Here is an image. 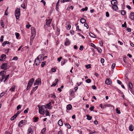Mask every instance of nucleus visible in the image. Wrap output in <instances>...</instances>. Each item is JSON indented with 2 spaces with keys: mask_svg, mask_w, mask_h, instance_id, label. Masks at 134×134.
Wrapping results in <instances>:
<instances>
[{
  "mask_svg": "<svg viewBox=\"0 0 134 134\" xmlns=\"http://www.w3.org/2000/svg\"><path fill=\"white\" fill-rule=\"evenodd\" d=\"M6 75V71L4 70H3L0 72V80L1 81H2L4 79V80L3 81V82H5L6 81L9 76V75Z\"/></svg>",
  "mask_w": 134,
  "mask_h": 134,
  "instance_id": "nucleus-1",
  "label": "nucleus"
},
{
  "mask_svg": "<svg viewBox=\"0 0 134 134\" xmlns=\"http://www.w3.org/2000/svg\"><path fill=\"white\" fill-rule=\"evenodd\" d=\"M6 75V71L4 70H3L0 72V80L1 81H2L4 79V80L3 81V82H5L6 81L9 76V75Z\"/></svg>",
  "mask_w": 134,
  "mask_h": 134,
  "instance_id": "nucleus-2",
  "label": "nucleus"
},
{
  "mask_svg": "<svg viewBox=\"0 0 134 134\" xmlns=\"http://www.w3.org/2000/svg\"><path fill=\"white\" fill-rule=\"evenodd\" d=\"M38 108L39 113L40 114L43 115L46 113V107L45 105H43L40 107L39 105H38Z\"/></svg>",
  "mask_w": 134,
  "mask_h": 134,
  "instance_id": "nucleus-3",
  "label": "nucleus"
},
{
  "mask_svg": "<svg viewBox=\"0 0 134 134\" xmlns=\"http://www.w3.org/2000/svg\"><path fill=\"white\" fill-rule=\"evenodd\" d=\"M42 55H39L37 59L35 60V63L36 65H38L40 64L41 63V60Z\"/></svg>",
  "mask_w": 134,
  "mask_h": 134,
  "instance_id": "nucleus-4",
  "label": "nucleus"
},
{
  "mask_svg": "<svg viewBox=\"0 0 134 134\" xmlns=\"http://www.w3.org/2000/svg\"><path fill=\"white\" fill-rule=\"evenodd\" d=\"M20 8H17L15 11V16L17 19H18L20 15Z\"/></svg>",
  "mask_w": 134,
  "mask_h": 134,
  "instance_id": "nucleus-5",
  "label": "nucleus"
},
{
  "mask_svg": "<svg viewBox=\"0 0 134 134\" xmlns=\"http://www.w3.org/2000/svg\"><path fill=\"white\" fill-rule=\"evenodd\" d=\"M34 81V79L32 78L30 79L28 83L27 86V89L29 90L30 87H31Z\"/></svg>",
  "mask_w": 134,
  "mask_h": 134,
  "instance_id": "nucleus-6",
  "label": "nucleus"
},
{
  "mask_svg": "<svg viewBox=\"0 0 134 134\" xmlns=\"http://www.w3.org/2000/svg\"><path fill=\"white\" fill-rule=\"evenodd\" d=\"M26 121L25 120H21L20 121L19 124L18 126L19 127H21L24 125H25Z\"/></svg>",
  "mask_w": 134,
  "mask_h": 134,
  "instance_id": "nucleus-7",
  "label": "nucleus"
},
{
  "mask_svg": "<svg viewBox=\"0 0 134 134\" xmlns=\"http://www.w3.org/2000/svg\"><path fill=\"white\" fill-rule=\"evenodd\" d=\"M41 80L40 78H38L35 81L34 83V85L35 86L36 85H41Z\"/></svg>",
  "mask_w": 134,
  "mask_h": 134,
  "instance_id": "nucleus-8",
  "label": "nucleus"
},
{
  "mask_svg": "<svg viewBox=\"0 0 134 134\" xmlns=\"http://www.w3.org/2000/svg\"><path fill=\"white\" fill-rule=\"evenodd\" d=\"M105 83L108 85H110L112 83V81L111 80L107 79L105 80Z\"/></svg>",
  "mask_w": 134,
  "mask_h": 134,
  "instance_id": "nucleus-9",
  "label": "nucleus"
},
{
  "mask_svg": "<svg viewBox=\"0 0 134 134\" xmlns=\"http://www.w3.org/2000/svg\"><path fill=\"white\" fill-rule=\"evenodd\" d=\"M31 33L32 34H33V35H35L36 33V30L35 28L33 27H31Z\"/></svg>",
  "mask_w": 134,
  "mask_h": 134,
  "instance_id": "nucleus-10",
  "label": "nucleus"
},
{
  "mask_svg": "<svg viewBox=\"0 0 134 134\" xmlns=\"http://www.w3.org/2000/svg\"><path fill=\"white\" fill-rule=\"evenodd\" d=\"M1 68L3 69H7V64H3L1 66Z\"/></svg>",
  "mask_w": 134,
  "mask_h": 134,
  "instance_id": "nucleus-11",
  "label": "nucleus"
},
{
  "mask_svg": "<svg viewBox=\"0 0 134 134\" xmlns=\"http://www.w3.org/2000/svg\"><path fill=\"white\" fill-rule=\"evenodd\" d=\"M6 58V55L5 54H3L1 56V57L0 59V60L2 61L4 60Z\"/></svg>",
  "mask_w": 134,
  "mask_h": 134,
  "instance_id": "nucleus-12",
  "label": "nucleus"
},
{
  "mask_svg": "<svg viewBox=\"0 0 134 134\" xmlns=\"http://www.w3.org/2000/svg\"><path fill=\"white\" fill-rule=\"evenodd\" d=\"M129 18L132 20L134 19V13H130Z\"/></svg>",
  "mask_w": 134,
  "mask_h": 134,
  "instance_id": "nucleus-13",
  "label": "nucleus"
},
{
  "mask_svg": "<svg viewBox=\"0 0 134 134\" xmlns=\"http://www.w3.org/2000/svg\"><path fill=\"white\" fill-rule=\"evenodd\" d=\"M46 24L47 25L49 26L50 24L51 23L52 21V20L51 19L49 20H46Z\"/></svg>",
  "mask_w": 134,
  "mask_h": 134,
  "instance_id": "nucleus-14",
  "label": "nucleus"
},
{
  "mask_svg": "<svg viewBox=\"0 0 134 134\" xmlns=\"http://www.w3.org/2000/svg\"><path fill=\"white\" fill-rule=\"evenodd\" d=\"M111 3L113 5H116L117 4V1L116 0H112L111 2Z\"/></svg>",
  "mask_w": 134,
  "mask_h": 134,
  "instance_id": "nucleus-15",
  "label": "nucleus"
},
{
  "mask_svg": "<svg viewBox=\"0 0 134 134\" xmlns=\"http://www.w3.org/2000/svg\"><path fill=\"white\" fill-rule=\"evenodd\" d=\"M32 130L31 128L30 127L28 130V134H32Z\"/></svg>",
  "mask_w": 134,
  "mask_h": 134,
  "instance_id": "nucleus-16",
  "label": "nucleus"
},
{
  "mask_svg": "<svg viewBox=\"0 0 134 134\" xmlns=\"http://www.w3.org/2000/svg\"><path fill=\"white\" fill-rule=\"evenodd\" d=\"M51 105V102H49L47 104L46 106H47L48 108L49 109H51L52 108Z\"/></svg>",
  "mask_w": 134,
  "mask_h": 134,
  "instance_id": "nucleus-17",
  "label": "nucleus"
},
{
  "mask_svg": "<svg viewBox=\"0 0 134 134\" xmlns=\"http://www.w3.org/2000/svg\"><path fill=\"white\" fill-rule=\"evenodd\" d=\"M58 124L60 126H62L63 125V122L62 120L60 119L58 121Z\"/></svg>",
  "mask_w": 134,
  "mask_h": 134,
  "instance_id": "nucleus-18",
  "label": "nucleus"
},
{
  "mask_svg": "<svg viewBox=\"0 0 134 134\" xmlns=\"http://www.w3.org/2000/svg\"><path fill=\"white\" fill-rule=\"evenodd\" d=\"M65 44L66 46H68L70 44V42L69 40H68L67 39H66V41L65 42Z\"/></svg>",
  "mask_w": 134,
  "mask_h": 134,
  "instance_id": "nucleus-19",
  "label": "nucleus"
},
{
  "mask_svg": "<svg viewBox=\"0 0 134 134\" xmlns=\"http://www.w3.org/2000/svg\"><path fill=\"white\" fill-rule=\"evenodd\" d=\"M133 126L131 125H130L129 127V130L130 131H133Z\"/></svg>",
  "mask_w": 134,
  "mask_h": 134,
  "instance_id": "nucleus-20",
  "label": "nucleus"
},
{
  "mask_svg": "<svg viewBox=\"0 0 134 134\" xmlns=\"http://www.w3.org/2000/svg\"><path fill=\"white\" fill-rule=\"evenodd\" d=\"M72 108L71 105V104H69L66 106V108L67 109L70 110Z\"/></svg>",
  "mask_w": 134,
  "mask_h": 134,
  "instance_id": "nucleus-21",
  "label": "nucleus"
},
{
  "mask_svg": "<svg viewBox=\"0 0 134 134\" xmlns=\"http://www.w3.org/2000/svg\"><path fill=\"white\" fill-rule=\"evenodd\" d=\"M10 42L8 41H5L3 42L2 44L3 46L4 47L6 44H9Z\"/></svg>",
  "mask_w": 134,
  "mask_h": 134,
  "instance_id": "nucleus-22",
  "label": "nucleus"
},
{
  "mask_svg": "<svg viewBox=\"0 0 134 134\" xmlns=\"http://www.w3.org/2000/svg\"><path fill=\"white\" fill-rule=\"evenodd\" d=\"M112 8L114 10H116L118 9V7L116 5H113Z\"/></svg>",
  "mask_w": 134,
  "mask_h": 134,
  "instance_id": "nucleus-23",
  "label": "nucleus"
},
{
  "mask_svg": "<svg viewBox=\"0 0 134 134\" xmlns=\"http://www.w3.org/2000/svg\"><path fill=\"white\" fill-rule=\"evenodd\" d=\"M86 20L83 18L81 19L80 20V22L82 24L86 22Z\"/></svg>",
  "mask_w": 134,
  "mask_h": 134,
  "instance_id": "nucleus-24",
  "label": "nucleus"
},
{
  "mask_svg": "<svg viewBox=\"0 0 134 134\" xmlns=\"http://www.w3.org/2000/svg\"><path fill=\"white\" fill-rule=\"evenodd\" d=\"M16 116H17L15 114L10 119V120L11 121L13 120L16 118Z\"/></svg>",
  "mask_w": 134,
  "mask_h": 134,
  "instance_id": "nucleus-25",
  "label": "nucleus"
},
{
  "mask_svg": "<svg viewBox=\"0 0 134 134\" xmlns=\"http://www.w3.org/2000/svg\"><path fill=\"white\" fill-rule=\"evenodd\" d=\"M38 118L37 117H36L34 118L33 121L35 122H36L38 121Z\"/></svg>",
  "mask_w": 134,
  "mask_h": 134,
  "instance_id": "nucleus-26",
  "label": "nucleus"
},
{
  "mask_svg": "<svg viewBox=\"0 0 134 134\" xmlns=\"http://www.w3.org/2000/svg\"><path fill=\"white\" fill-rule=\"evenodd\" d=\"M86 116L87 117V119L89 120H91L92 118V116H90L89 115H87Z\"/></svg>",
  "mask_w": 134,
  "mask_h": 134,
  "instance_id": "nucleus-27",
  "label": "nucleus"
},
{
  "mask_svg": "<svg viewBox=\"0 0 134 134\" xmlns=\"http://www.w3.org/2000/svg\"><path fill=\"white\" fill-rule=\"evenodd\" d=\"M66 29L67 30H69L70 29L71 27V26L69 25H66Z\"/></svg>",
  "mask_w": 134,
  "mask_h": 134,
  "instance_id": "nucleus-28",
  "label": "nucleus"
},
{
  "mask_svg": "<svg viewBox=\"0 0 134 134\" xmlns=\"http://www.w3.org/2000/svg\"><path fill=\"white\" fill-rule=\"evenodd\" d=\"M67 62V60L65 59H64L63 61L61 62V65L63 66V65H64L65 63Z\"/></svg>",
  "mask_w": 134,
  "mask_h": 134,
  "instance_id": "nucleus-29",
  "label": "nucleus"
},
{
  "mask_svg": "<svg viewBox=\"0 0 134 134\" xmlns=\"http://www.w3.org/2000/svg\"><path fill=\"white\" fill-rule=\"evenodd\" d=\"M35 35H33L32 36H31L30 38V41L31 42V41H33V40H34L35 37Z\"/></svg>",
  "mask_w": 134,
  "mask_h": 134,
  "instance_id": "nucleus-30",
  "label": "nucleus"
},
{
  "mask_svg": "<svg viewBox=\"0 0 134 134\" xmlns=\"http://www.w3.org/2000/svg\"><path fill=\"white\" fill-rule=\"evenodd\" d=\"M129 86L130 88L132 89L133 87V85L132 83L131 82H129Z\"/></svg>",
  "mask_w": 134,
  "mask_h": 134,
  "instance_id": "nucleus-31",
  "label": "nucleus"
},
{
  "mask_svg": "<svg viewBox=\"0 0 134 134\" xmlns=\"http://www.w3.org/2000/svg\"><path fill=\"white\" fill-rule=\"evenodd\" d=\"M126 12L124 10H122L121 11V14L123 15H124L126 14Z\"/></svg>",
  "mask_w": 134,
  "mask_h": 134,
  "instance_id": "nucleus-32",
  "label": "nucleus"
},
{
  "mask_svg": "<svg viewBox=\"0 0 134 134\" xmlns=\"http://www.w3.org/2000/svg\"><path fill=\"white\" fill-rule=\"evenodd\" d=\"M15 89V86H13L10 89V90L11 91L13 92L14 91Z\"/></svg>",
  "mask_w": 134,
  "mask_h": 134,
  "instance_id": "nucleus-33",
  "label": "nucleus"
},
{
  "mask_svg": "<svg viewBox=\"0 0 134 134\" xmlns=\"http://www.w3.org/2000/svg\"><path fill=\"white\" fill-rule=\"evenodd\" d=\"M26 28L29 29V27L31 26V25L29 24V23H27V25H26Z\"/></svg>",
  "mask_w": 134,
  "mask_h": 134,
  "instance_id": "nucleus-34",
  "label": "nucleus"
},
{
  "mask_svg": "<svg viewBox=\"0 0 134 134\" xmlns=\"http://www.w3.org/2000/svg\"><path fill=\"white\" fill-rule=\"evenodd\" d=\"M46 62H42L41 64V66L42 67H43L46 65Z\"/></svg>",
  "mask_w": 134,
  "mask_h": 134,
  "instance_id": "nucleus-35",
  "label": "nucleus"
},
{
  "mask_svg": "<svg viewBox=\"0 0 134 134\" xmlns=\"http://www.w3.org/2000/svg\"><path fill=\"white\" fill-rule=\"evenodd\" d=\"M85 67L87 69H89L91 68V65L88 64V65H86Z\"/></svg>",
  "mask_w": 134,
  "mask_h": 134,
  "instance_id": "nucleus-36",
  "label": "nucleus"
},
{
  "mask_svg": "<svg viewBox=\"0 0 134 134\" xmlns=\"http://www.w3.org/2000/svg\"><path fill=\"white\" fill-rule=\"evenodd\" d=\"M15 36H16V38H19V34L17 32H16L15 33Z\"/></svg>",
  "mask_w": 134,
  "mask_h": 134,
  "instance_id": "nucleus-37",
  "label": "nucleus"
},
{
  "mask_svg": "<svg viewBox=\"0 0 134 134\" xmlns=\"http://www.w3.org/2000/svg\"><path fill=\"white\" fill-rule=\"evenodd\" d=\"M21 107L20 105H19L17 107V110H18L19 109H20Z\"/></svg>",
  "mask_w": 134,
  "mask_h": 134,
  "instance_id": "nucleus-38",
  "label": "nucleus"
},
{
  "mask_svg": "<svg viewBox=\"0 0 134 134\" xmlns=\"http://www.w3.org/2000/svg\"><path fill=\"white\" fill-rule=\"evenodd\" d=\"M90 36L92 37H95V35H93L92 33H90Z\"/></svg>",
  "mask_w": 134,
  "mask_h": 134,
  "instance_id": "nucleus-39",
  "label": "nucleus"
},
{
  "mask_svg": "<svg viewBox=\"0 0 134 134\" xmlns=\"http://www.w3.org/2000/svg\"><path fill=\"white\" fill-rule=\"evenodd\" d=\"M97 50L98 51L99 53H101L102 52V50L100 48H97Z\"/></svg>",
  "mask_w": 134,
  "mask_h": 134,
  "instance_id": "nucleus-40",
  "label": "nucleus"
},
{
  "mask_svg": "<svg viewBox=\"0 0 134 134\" xmlns=\"http://www.w3.org/2000/svg\"><path fill=\"white\" fill-rule=\"evenodd\" d=\"M116 113L118 114H120L121 113L120 111V110H119L118 108L116 109Z\"/></svg>",
  "mask_w": 134,
  "mask_h": 134,
  "instance_id": "nucleus-41",
  "label": "nucleus"
},
{
  "mask_svg": "<svg viewBox=\"0 0 134 134\" xmlns=\"http://www.w3.org/2000/svg\"><path fill=\"white\" fill-rule=\"evenodd\" d=\"M51 97L52 98H53V99H54L56 98V96H55V95L54 94H51Z\"/></svg>",
  "mask_w": 134,
  "mask_h": 134,
  "instance_id": "nucleus-42",
  "label": "nucleus"
},
{
  "mask_svg": "<svg viewBox=\"0 0 134 134\" xmlns=\"http://www.w3.org/2000/svg\"><path fill=\"white\" fill-rule=\"evenodd\" d=\"M38 87V86H37L35 87H34L33 88V91H35L37 89Z\"/></svg>",
  "mask_w": 134,
  "mask_h": 134,
  "instance_id": "nucleus-43",
  "label": "nucleus"
},
{
  "mask_svg": "<svg viewBox=\"0 0 134 134\" xmlns=\"http://www.w3.org/2000/svg\"><path fill=\"white\" fill-rule=\"evenodd\" d=\"M70 0H63V1H61V2L63 3L65 2H69L70 1Z\"/></svg>",
  "mask_w": 134,
  "mask_h": 134,
  "instance_id": "nucleus-44",
  "label": "nucleus"
},
{
  "mask_svg": "<svg viewBox=\"0 0 134 134\" xmlns=\"http://www.w3.org/2000/svg\"><path fill=\"white\" fill-rule=\"evenodd\" d=\"M4 24L3 21H1V25L3 27H4Z\"/></svg>",
  "mask_w": 134,
  "mask_h": 134,
  "instance_id": "nucleus-45",
  "label": "nucleus"
},
{
  "mask_svg": "<svg viewBox=\"0 0 134 134\" xmlns=\"http://www.w3.org/2000/svg\"><path fill=\"white\" fill-rule=\"evenodd\" d=\"M46 129L45 128H43L41 131V132L43 134V133L45 131Z\"/></svg>",
  "mask_w": 134,
  "mask_h": 134,
  "instance_id": "nucleus-46",
  "label": "nucleus"
},
{
  "mask_svg": "<svg viewBox=\"0 0 134 134\" xmlns=\"http://www.w3.org/2000/svg\"><path fill=\"white\" fill-rule=\"evenodd\" d=\"M115 63L111 65V68L113 69H114L115 67Z\"/></svg>",
  "mask_w": 134,
  "mask_h": 134,
  "instance_id": "nucleus-47",
  "label": "nucleus"
},
{
  "mask_svg": "<svg viewBox=\"0 0 134 134\" xmlns=\"http://www.w3.org/2000/svg\"><path fill=\"white\" fill-rule=\"evenodd\" d=\"M86 82L87 83H90L91 82V81L90 79H87L86 80Z\"/></svg>",
  "mask_w": 134,
  "mask_h": 134,
  "instance_id": "nucleus-48",
  "label": "nucleus"
},
{
  "mask_svg": "<svg viewBox=\"0 0 134 134\" xmlns=\"http://www.w3.org/2000/svg\"><path fill=\"white\" fill-rule=\"evenodd\" d=\"M3 38L4 37L3 36H1V38L0 39V41L1 42H3Z\"/></svg>",
  "mask_w": 134,
  "mask_h": 134,
  "instance_id": "nucleus-49",
  "label": "nucleus"
},
{
  "mask_svg": "<svg viewBox=\"0 0 134 134\" xmlns=\"http://www.w3.org/2000/svg\"><path fill=\"white\" fill-rule=\"evenodd\" d=\"M106 17H109V12H107L106 13Z\"/></svg>",
  "mask_w": 134,
  "mask_h": 134,
  "instance_id": "nucleus-50",
  "label": "nucleus"
},
{
  "mask_svg": "<svg viewBox=\"0 0 134 134\" xmlns=\"http://www.w3.org/2000/svg\"><path fill=\"white\" fill-rule=\"evenodd\" d=\"M51 71L53 72H54L56 71V70L55 68H52L51 69Z\"/></svg>",
  "mask_w": 134,
  "mask_h": 134,
  "instance_id": "nucleus-51",
  "label": "nucleus"
},
{
  "mask_svg": "<svg viewBox=\"0 0 134 134\" xmlns=\"http://www.w3.org/2000/svg\"><path fill=\"white\" fill-rule=\"evenodd\" d=\"M122 27H126V23L125 22L124 23V24H122Z\"/></svg>",
  "mask_w": 134,
  "mask_h": 134,
  "instance_id": "nucleus-52",
  "label": "nucleus"
},
{
  "mask_svg": "<svg viewBox=\"0 0 134 134\" xmlns=\"http://www.w3.org/2000/svg\"><path fill=\"white\" fill-rule=\"evenodd\" d=\"M91 46L92 47H94V48H96V47L95 46V45L93 43H91Z\"/></svg>",
  "mask_w": 134,
  "mask_h": 134,
  "instance_id": "nucleus-53",
  "label": "nucleus"
},
{
  "mask_svg": "<svg viewBox=\"0 0 134 134\" xmlns=\"http://www.w3.org/2000/svg\"><path fill=\"white\" fill-rule=\"evenodd\" d=\"M94 106H92L90 108V109L91 111H92L94 109Z\"/></svg>",
  "mask_w": 134,
  "mask_h": 134,
  "instance_id": "nucleus-54",
  "label": "nucleus"
},
{
  "mask_svg": "<svg viewBox=\"0 0 134 134\" xmlns=\"http://www.w3.org/2000/svg\"><path fill=\"white\" fill-rule=\"evenodd\" d=\"M62 59V57H60L58 58L57 60L59 62H60L61 61V60Z\"/></svg>",
  "mask_w": 134,
  "mask_h": 134,
  "instance_id": "nucleus-55",
  "label": "nucleus"
},
{
  "mask_svg": "<svg viewBox=\"0 0 134 134\" xmlns=\"http://www.w3.org/2000/svg\"><path fill=\"white\" fill-rule=\"evenodd\" d=\"M104 59L103 58H102L100 60V62L101 63H103L104 62Z\"/></svg>",
  "mask_w": 134,
  "mask_h": 134,
  "instance_id": "nucleus-56",
  "label": "nucleus"
},
{
  "mask_svg": "<svg viewBox=\"0 0 134 134\" xmlns=\"http://www.w3.org/2000/svg\"><path fill=\"white\" fill-rule=\"evenodd\" d=\"M21 7L23 8V9H25V5L24 4H22L21 5Z\"/></svg>",
  "mask_w": 134,
  "mask_h": 134,
  "instance_id": "nucleus-57",
  "label": "nucleus"
},
{
  "mask_svg": "<svg viewBox=\"0 0 134 134\" xmlns=\"http://www.w3.org/2000/svg\"><path fill=\"white\" fill-rule=\"evenodd\" d=\"M117 82H118V83L120 84V85H121L122 83H121V81H120L119 80H117Z\"/></svg>",
  "mask_w": 134,
  "mask_h": 134,
  "instance_id": "nucleus-58",
  "label": "nucleus"
},
{
  "mask_svg": "<svg viewBox=\"0 0 134 134\" xmlns=\"http://www.w3.org/2000/svg\"><path fill=\"white\" fill-rule=\"evenodd\" d=\"M83 46H81L80 47L79 49L81 51H82L83 50Z\"/></svg>",
  "mask_w": 134,
  "mask_h": 134,
  "instance_id": "nucleus-59",
  "label": "nucleus"
},
{
  "mask_svg": "<svg viewBox=\"0 0 134 134\" xmlns=\"http://www.w3.org/2000/svg\"><path fill=\"white\" fill-rule=\"evenodd\" d=\"M77 30H79L80 31H81V30L80 29H79V26H77L76 27Z\"/></svg>",
  "mask_w": 134,
  "mask_h": 134,
  "instance_id": "nucleus-60",
  "label": "nucleus"
},
{
  "mask_svg": "<svg viewBox=\"0 0 134 134\" xmlns=\"http://www.w3.org/2000/svg\"><path fill=\"white\" fill-rule=\"evenodd\" d=\"M28 108H27L26 110H25L24 111V113H28Z\"/></svg>",
  "mask_w": 134,
  "mask_h": 134,
  "instance_id": "nucleus-61",
  "label": "nucleus"
},
{
  "mask_svg": "<svg viewBox=\"0 0 134 134\" xmlns=\"http://www.w3.org/2000/svg\"><path fill=\"white\" fill-rule=\"evenodd\" d=\"M21 112V111H18L17 113L15 115L17 116L18 115V114H19Z\"/></svg>",
  "mask_w": 134,
  "mask_h": 134,
  "instance_id": "nucleus-62",
  "label": "nucleus"
},
{
  "mask_svg": "<svg viewBox=\"0 0 134 134\" xmlns=\"http://www.w3.org/2000/svg\"><path fill=\"white\" fill-rule=\"evenodd\" d=\"M58 79H55V83H56V84L57 83V82H58Z\"/></svg>",
  "mask_w": 134,
  "mask_h": 134,
  "instance_id": "nucleus-63",
  "label": "nucleus"
},
{
  "mask_svg": "<svg viewBox=\"0 0 134 134\" xmlns=\"http://www.w3.org/2000/svg\"><path fill=\"white\" fill-rule=\"evenodd\" d=\"M58 134H63L62 133V132L61 131H59Z\"/></svg>",
  "mask_w": 134,
  "mask_h": 134,
  "instance_id": "nucleus-64",
  "label": "nucleus"
}]
</instances>
